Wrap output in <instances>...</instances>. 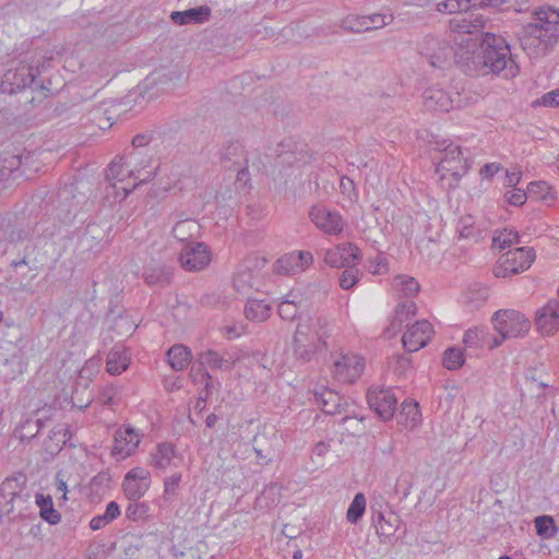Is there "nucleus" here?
<instances>
[{
  "instance_id": "1",
  "label": "nucleus",
  "mask_w": 559,
  "mask_h": 559,
  "mask_svg": "<svg viewBox=\"0 0 559 559\" xmlns=\"http://www.w3.org/2000/svg\"><path fill=\"white\" fill-rule=\"evenodd\" d=\"M455 62L469 76L497 75L510 80L520 73L508 41L490 32L483 33L476 49L455 52Z\"/></svg>"
},
{
  "instance_id": "2",
  "label": "nucleus",
  "mask_w": 559,
  "mask_h": 559,
  "mask_svg": "<svg viewBox=\"0 0 559 559\" xmlns=\"http://www.w3.org/2000/svg\"><path fill=\"white\" fill-rule=\"evenodd\" d=\"M532 19L521 26L518 37L528 55H544L559 43V9L540 7L533 11Z\"/></svg>"
},
{
  "instance_id": "3",
  "label": "nucleus",
  "mask_w": 559,
  "mask_h": 559,
  "mask_svg": "<svg viewBox=\"0 0 559 559\" xmlns=\"http://www.w3.org/2000/svg\"><path fill=\"white\" fill-rule=\"evenodd\" d=\"M332 330V322L322 316L300 321L293 336L295 359L306 364L314 359L317 354L326 350V340L331 336Z\"/></svg>"
},
{
  "instance_id": "4",
  "label": "nucleus",
  "mask_w": 559,
  "mask_h": 559,
  "mask_svg": "<svg viewBox=\"0 0 559 559\" xmlns=\"http://www.w3.org/2000/svg\"><path fill=\"white\" fill-rule=\"evenodd\" d=\"M437 150L443 152V157L437 165L436 171L440 174V178L444 179L450 175L455 183L467 173L469 164L467 158L463 155L462 148L453 143H448L447 140L437 142Z\"/></svg>"
},
{
  "instance_id": "5",
  "label": "nucleus",
  "mask_w": 559,
  "mask_h": 559,
  "mask_svg": "<svg viewBox=\"0 0 559 559\" xmlns=\"http://www.w3.org/2000/svg\"><path fill=\"white\" fill-rule=\"evenodd\" d=\"M492 323L502 338L523 336L531 329V321L523 313L513 309L496 311L492 316Z\"/></svg>"
},
{
  "instance_id": "6",
  "label": "nucleus",
  "mask_w": 559,
  "mask_h": 559,
  "mask_svg": "<svg viewBox=\"0 0 559 559\" xmlns=\"http://www.w3.org/2000/svg\"><path fill=\"white\" fill-rule=\"evenodd\" d=\"M535 260V251L532 248L519 247L509 250L500 259L499 265L493 269L497 277H507L526 271Z\"/></svg>"
},
{
  "instance_id": "7",
  "label": "nucleus",
  "mask_w": 559,
  "mask_h": 559,
  "mask_svg": "<svg viewBox=\"0 0 559 559\" xmlns=\"http://www.w3.org/2000/svg\"><path fill=\"white\" fill-rule=\"evenodd\" d=\"M419 53L431 67L443 69L450 63L453 47L448 40L429 35L419 45Z\"/></svg>"
},
{
  "instance_id": "8",
  "label": "nucleus",
  "mask_w": 559,
  "mask_h": 559,
  "mask_svg": "<svg viewBox=\"0 0 559 559\" xmlns=\"http://www.w3.org/2000/svg\"><path fill=\"white\" fill-rule=\"evenodd\" d=\"M37 73V69L31 66L8 70L2 78L0 90L3 93L14 94L26 87H32Z\"/></svg>"
},
{
  "instance_id": "9",
  "label": "nucleus",
  "mask_w": 559,
  "mask_h": 559,
  "mask_svg": "<svg viewBox=\"0 0 559 559\" xmlns=\"http://www.w3.org/2000/svg\"><path fill=\"white\" fill-rule=\"evenodd\" d=\"M367 402L382 420H390L396 411L397 397L391 389H369Z\"/></svg>"
},
{
  "instance_id": "10",
  "label": "nucleus",
  "mask_w": 559,
  "mask_h": 559,
  "mask_svg": "<svg viewBox=\"0 0 559 559\" xmlns=\"http://www.w3.org/2000/svg\"><path fill=\"white\" fill-rule=\"evenodd\" d=\"M364 359L354 354H343L333 362L334 378L344 383L356 381L364 371Z\"/></svg>"
},
{
  "instance_id": "11",
  "label": "nucleus",
  "mask_w": 559,
  "mask_h": 559,
  "mask_svg": "<svg viewBox=\"0 0 559 559\" xmlns=\"http://www.w3.org/2000/svg\"><path fill=\"white\" fill-rule=\"evenodd\" d=\"M151 486V473L142 467L130 469L123 477L122 489L130 501H138Z\"/></svg>"
},
{
  "instance_id": "12",
  "label": "nucleus",
  "mask_w": 559,
  "mask_h": 559,
  "mask_svg": "<svg viewBox=\"0 0 559 559\" xmlns=\"http://www.w3.org/2000/svg\"><path fill=\"white\" fill-rule=\"evenodd\" d=\"M211 261V252L204 242L186 245L180 254L179 262L186 271H200Z\"/></svg>"
},
{
  "instance_id": "13",
  "label": "nucleus",
  "mask_w": 559,
  "mask_h": 559,
  "mask_svg": "<svg viewBox=\"0 0 559 559\" xmlns=\"http://www.w3.org/2000/svg\"><path fill=\"white\" fill-rule=\"evenodd\" d=\"M219 163L226 169H233L237 166H243L238 171V179L241 180L243 176L248 175V158L242 143L239 141H227L219 151Z\"/></svg>"
},
{
  "instance_id": "14",
  "label": "nucleus",
  "mask_w": 559,
  "mask_h": 559,
  "mask_svg": "<svg viewBox=\"0 0 559 559\" xmlns=\"http://www.w3.org/2000/svg\"><path fill=\"white\" fill-rule=\"evenodd\" d=\"M311 222L329 235H338L343 231L344 221L337 211H330L322 205H313L309 211Z\"/></svg>"
},
{
  "instance_id": "15",
  "label": "nucleus",
  "mask_w": 559,
  "mask_h": 559,
  "mask_svg": "<svg viewBox=\"0 0 559 559\" xmlns=\"http://www.w3.org/2000/svg\"><path fill=\"white\" fill-rule=\"evenodd\" d=\"M511 0H444L437 4L441 13L454 14L477 9H500Z\"/></svg>"
},
{
  "instance_id": "16",
  "label": "nucleus",
  "mask_w": 559,
  "mask_h": 559,
  "mask_svg": "<svg viewBox=\"0 0 559 559\" xmlns=\"http://www.w3.org/2000/svg\"><path fill=\"white\" fill-rule=\"evenodd\" d=\"M433 333L430 322L427 320L417 321L403 334V346L407 352H417L428 344Z\"/></svg>"
},
{
  "instance_id": "17",
  "label": "nucleus",
  "mask_w": 559,
  "mask_h": 559,
  "mask_svg": "<svg viewBox=\"0 0 559 559\" xmlns=\"http://www.w3.org/2000/svg\"><path fill=\"white\" fill-rule=\"evenodd\" d=\"M313 262L309 251H293L284 254L275 262V270L282 275H294L305 271Z\"/></svg>"
},
{
  "instance_id": "18",
  "label": "nucleus",
  "mask_w": 559,
  "mask_h": 559,
  "mask_svg": "<svg viewBox=\"0 0 559 559\" xmlns=\"http://www.w3.org/2000/svg\"><path fill=\"white\" fill-rule=\"evenodd\" d=\"M537 330L544 335H552L559 329V300L551 299L537 310L535 317Z\"/></svg>"
},
{
  "instance_id": "19",
  "label": "nucleus",
  "mask_w": 559,
  "mask_h": 559,
  "mask_svg": "<svg viewBox=\"0 0 559 559\" xmlns=\"http://www.w3.org/2000/svg\"><path fill=\"white\" fill-rule=\"evenodd\" d=\"M276 152L277 163L282 166H299L307 164L309 160L308 153L302 147H298L292 139L282 141Z\"/></svg>"
},
{
  "instance_id": "20",
  "label": "nucleus",
  "mask_w": 559,
  "mask_h": 559,
  "mask_svg": "<svg viewBox=\"0 0 559 559\" xmlns=\"http://www.w3.org/2000/svg\"><path fill=\"white\" fill-rule=\"evenodd\" d=\"M140 436L135 430L130 427H122L115 433V445L112 448V455L126 459L130 456L139 447Z\"/></svg>"
},
{
  "instance_id": "21",
  "label": "nucleus",
  "mask_w": 559,
  "mask_h": 559,
  "mask_svg": "<svg viewBox=\"0 0 559 559\" xmlns=\"http://www.w3.org/2000/svg\"><path fill=\"white\" fill-rule=\"evenodd\" d=\"M211 9L207 5H200L185 11H173L170 20L176 25L203 24L210 20Z\"/></svg>"
},
{
  "instance_id": "22",
  "label": "nucleus",
  "mask_w": 559,
  "mask_h": 559,
  "mask_svg": "<svg viewBox=\"0 0 559 559\" xmlns=\"http://www.w3.org/2000/svg\"><path fill=\"white\" fill-rule=\"evenodd\" d=\"M424 105L430 111H449L452 99L448 92L439 86H431L424 92Z\"/></svg>"
},
{
  "instance_id": "23",
  "label": "nucleus",
  "mask_w": 559,
  "mask_h": 559,
  "mask_svg": "<svg viewBox=\"0 0 559 559\" xmlns=\"http://www.w3.org/2000/svg\"><path fill=\"white\" fill-rule=\"evenodd\" d=\"M25 349L26 347L13 346L10 352H4V356H0L4 366L9 368V371L5 373L8 379H14L25 371Z\"/></svg>"
},
{
  "instance_id": "24",
  "label": "nucleus",
  "mask_w": 559,
  "mask_h": 559,
  "mask_svg": "<svg viewBox=\"0 0 559 559\" xmlns=\"http://www.w3.org/2000/svg\"><path fill=\"white\" fill-rule=\"evenodd\" d=\"M314 399L318 404H321L322 411L326 414L341 413L347 404L337 392L324 386L314 391Z\"/></svg>"
},
{
  "instance_id": "25",
  "label": "nucleus",
  "mask_w": 559,
  "mask_h": 559,
  "mask_svg": "<svg viewBox=\"0 0 559 559\" xmlns=\"http://www.w3.org/2000/svg\"><path fill=\"white\" fill-rule=\"evenodd\" d=\"M176 453L177 451L174 443L160 442L151 453L150 464L156 469L165 471L171 466L173 461L176 459Z\"/></svg>"
},
{
  "instance_id": "26",
  "label": "nucleus",
  "mask_w": 559,
  "mask_h": 559,
  "mask_svg": "<svg viewBox=\"0 0 559 559\" xmlns=\"http://www.w3.org/2000/svg\"><path fill=\"white\" fill-rule=\"evenodd\" d=\"M130 364V354L128 349L120 344L115 345L107 355L106 370L112 374L118 376L122 373Z\"/></svg>"
},
{
  "instance_id": "27",
  "label": "nucleus",
  "mask_w": 559,
  "mask_h": 559,
  "mask_svg": "<svg viewBox=\"0 0 559 559\" xmlns=\"http://www.w3.org/2000/svg\"><path fill=\"white\" fill-rule=\"evenodd\" d=\"M35 503L39 509L40 518L50 525H57L61 521V514L53 507V501L51 496L36 493L35 495Z\"/></svg>"
},
{
  "instance_id": "28",
  "label": "nucleus",
  "mask_w": 559,
  "mask_h": 559,
  "mask_svg": "<svg viewBox=\"0 0 559 559\" xmlns=\"http://www.w3.org/2000/svg\"><path fill=\"white\" fill-rule=\"evenodd\" d=\"M19 495L15 479L7 478L0 485V516L8 515L13 511V501Z\"/></svg>"
},
{
  "instance_id": "29",
  "label": "nucleus",
  "mask_w": 559,
  "mask_h": 559,
  "mask_svg": "<svg viewBox=\"0 0 559 559\" xmlns=\"http://www.w3.org/2000/svg\"><path fill=\"white\" fill-rule=\"evenodd\" d=\"M71 439V432L64 425L55 426L48 436V440L45 441L46 451L50 453H58Z\"/></svg>"
},
{
  "instance_id": "30",
  "label": "nucleus",
  "mask_w": 559,
  "mask_h": 559,
  "mask_svg": "<svg viewBox=\"0 0 559 559\" xmlns=\"http://www.w3.org/2000/svg\"><path fill=\"white\" fill-rule=\"evenodd\" d=\"M191 358L192 354L190 348L182 344H175L167 352L168 362L176 371L186 369Z\"/></svg>"
},
{
  "instance_id": "31",
  "label": "nucleus",
  "mask_w": 559,
  "mask_h": 559,
  "mask_svg": "<svg viewBox=\"0 0 559 559\" xmlns=\"http://www.w3.org/2000/svg\"><path fill=\"white\" fill-rule=\"evenodd\" d=\"M13 346H27V340L24 337L22 329L17 325H8V331L3 334L0 342V356H4V352H10Z\"/></svg>"
},
{
  "instance_id": "32",
  "label": "nucleus",
  "mask_w": 559,
  "mask_h": 559,
  "mask_svg": "<svg viewBox=\"0 0 559 559\" xmlns=\"http://www.w3.org/2000/svg\"><path fill=\"white\" fill-rule=\"evenodd\" d=\"M237 360L238 358H225L224 356L219 355L217 352L212 349L202 352L199 355V361L201 365H212L213 367L222 370H231Z\"/></svg>"
},
{
  "instance_id": "33",
  "label": "nucleus",
  "mask_w": 559,
  "mask_h": 559,
  "mask_svg": "<svg viewBox=\"0 0 559 559\" xmlns=\"http://www.w3.org/2000/svg\"><path fill=\"white\" fill-rule=\"evenodd\" d=\"M456 230L460 238L472 239L475 242L484 238L483 230L475 226L474 217L471 215L461 217L457 223Z\"/></svg>"
},
{
  "instance_id": "34",
  "label": "nucleus",
  "mask_w": 559,
  "mask_h": 559,
  "mask_svg": "<svg viewBox=\"0 0 559 559\" xmlns=\"http://www.w3.org/2000/svg\"><path fill=\"white\" fill-rule=\"evenodd\" d=\"M271 307L263 300H249L245 306V316L248 320L262 322L270 317Z\"/></svg>"
},
{
  "instance_id": "35",
  "label": "nucleus",
  "mask_w": 559,
  "mask_h": 559,
  "mask_svg": "<svg viewBox=\"0 0 559 559\" xmlns=\"http://www.w3.org/2000/svg\"><path fill=\"white\" fill-rule=\"evenodd\" d=\"M488 332L483 328L468 329L463 336L466 349H481L487 344Z\"/></svg>"
},
{
  "instance_id": "36",
  "label": "nucleus",
  "mask_w": 559,
  "mask_h": 559,
  "mask_svg": "<svg viewBox=\"0 0 559 559\" xmlns=\"http://www.w3.org/2000/svg\"><path fill=\"white\" fill-rule=\"evenodd\" d=\"M144 280L148 285H168L171 281L173 272L170 267L157 266L153 269H146L144 271Z\"/></svg>"
},
{
  "instance_id": "37",
  "label": "nucleus",
  "mask_w": 559,
  "mask_h": 559,
  "mask_svg": "<svg viewBox=\"0 0 559 559\" xmlns=\"http://www.w3.org/2000/svg\"><path fill=\"white\" fill-rule=\"evenodd\" d=\"M393 286L406 298H413L420 289L419 283L414 277L407 275H397L393 281Z\"/></svg>"
},
{
  "instance_id": "38",
  "label": "nucleus",
  "mask_w": 559,
  "mask_h": 559,
  "mask_svg": "<svg viewBox=\"0 0 559 559\" xmlns=\"http://www.w3.org/2000/svg\"><path fill=\"white\" fill-rule=\"evenodd\" d=\"M485 23L486 19L483 15L471 12L468 17H463L456 24H453V26L461 33L473 34L481 31L485 27Z\"/></svg>"
},
{
  "instance_id": "39",
  "label": "nucleus",
  "mask_w": 559,
  "mask_h": 559,
  "mask_svg": "<svg viewBox=\"0 0 559 559\" xmlns=\"http://www.w3.org/2000/svg\"><path fill=\"white\" fill-rule=\"evenodd\" d=\"M135 158L134 153L130 152L124 156L119 157L118 159L112 160L108 169L106 170V180H122L120 176L123 175V167L132 164V160Z\"/></svg>"
},
{
  "instance_id": "40",
  "label": "nucleus",
  "mask_w": 559,
  "mask_h": 559,
  "mask_svg": "<svg viewBox=\"0 0 559 559\" xmlns=\"http://www.w3.org/2000/svg\"><path fill=\"white\" fill-rule=\"evenodd\" d=\"M520 242V235L513 229L496 230L492 237V247L498 249H506L513 243Z\"/></svg>"
},
{
  "instance_id": "41",
  "label": "nucleus",
  "mask_w": 559,
  "mask_h": 559,
  "mask_svg": "<svg viewBox=\"0 0 559 559\" xmlns=\"http://www.w3.org/2000/svg\"><path fill=\"white\" fill-rule=\"evenodd\" d=\"M366 511V498L364 493L358 492L355 495L353 501L350 502L347 512L346 519L350 524H356L364 515Z\"/></svg>"
},
{
  "instance_id": "42",
  "label": "nucleus",
  "mask_w": 559,
  "mask_h": 559,
  "mask_svg": "<svg viewBox=\"0 0 559 559\" xmlns=\"http://www.w3.org/2000/svg\"><path fill=\"white\" fill-rule=\"evenodd\" d=\"M41 429L43 428H39V425H37L35 419L27 417L15 428L14 435L20 438L21 441L32 440L40 432Z\"/></svg>"
},
{
  "instance_id": "43",
  "label": "nucleus",
  "mask_w": 559,
  "mask_h": 559,
  "mask_svg": "<svg viewBox=\"0 0 559 559\" xmlns=\"http://www.w3.org/2000/svg\"><path fill=\"white\" fill-rule=\"evenodd\" d=\"M367 24L366 15H347L342 20L341 27L349 33H362L370 31Z\"/></svg>"
},
{
  "instance_id": "44",
  "label": "nucleus",
  "mask_w": 559,
  "mask_h": 559,
  "mask_svg": "<svg viewBox=\"0 0 559 559\" xmlns=\"http://www.w3.org/2000/svg\"><path fill=\"white\" fill-rule=\"evenodd\" d=\"M464 361V352L461 348L450 347L443 354L442 364L448 370H457Z\"/></svg>"
},
{
  "instance_id": "45",
  "label": "nucleus",
  "mask_w": 559,
  "mask_h": 559,
  "mask_svg": "<svg viewBox=\"0 0 559 559\" xmlns=\"http://www.w3.org/2000/svg\"><path fill=\"white\" fill-rule=\"evenodd\" d=\"M536 534L543 538H551L556 535L558 527L549 515H540L535 519Z\"/></svg>"
},
{
  "instance_id": "46",
  "label": "nucleus",
  "mask_w": 559,
  "mask_h": 559,
  "mask_svg": "<svg viewBox=\"0 0 559 559\" xmlns=\"http://www.w3.org/2000/svg\"><path fill=\"white\" fill-rule=\"evenodd\" d=\"M400 416L405 417V420L409 423L412 426H416L420 420L419 404L413 400H405L402 403Z\"/></svg>"
},
{
  "instance_id": "47",
  "label": "nucleus",
  "mask_w": 559,
  "mask_h": 559,
  "mask_svg": "<svg viewBox=\"0 0 559 559\" xmlns=\"http://www.w3.org/2000/svg\"><path fill=\"white\" fill-rule=\"evenodd\" d=\"M355 265L356 264H350L345 266V270L338 277L340 286L345 290L353 288L359 281L360 272L357 267H355Z\"/></svg>"
},
{
  "instance_id": "48",
  "label": "nucleus",
  "mask_w": 559,
  "mask_h": 559,
  "mask_svg": "<svg viewBox=\"0 0 559 559\" xmlns=\"http://www.w3.org/2000/svg\"><path fill=\"white\" fill-rule=\"evenodd\" d=\"M148 511L150 507L145 502L132 501L126 509V516L130 521L138 522L147 518Z\"/></svg>"
},
{
  "instance_id": "49",
  "label": "nucleus",
  "mask_w": 559,
  "mask_h": 559,
  "mask_svg": "<svg viewBox=\"0 0 559 559\" xmlns=\"http://www.w3.org/2000/svg\"><path fill=\"white\" fill-rule=\"evenodd\" d=\"M417 311V306L413 300H406L404 302H400L395 309L394 321L400 325L403 324L409 317H414Z\"/></svg>"
},
{
  "instance_id": "50",
  "label": "nucleus",
  "mask_w": 559,
  "mask_h": 559,
  "mask_svg": "<svg viewBox=\"0 0 559 559\" xmlns=\"http://www.w3.org/2000/svg\"><path fill=\"white\" fill-rule=\"evenodd\" d=\"M401 524L400 518L395 513H390L388 515V520L384 521V524L377 525V534L380 537H391L395 534L399 526Z\"/></svg>"
},
{
  "instance_id": "51",
  "label": "nucleus",
  "mask_w": 559,
  "mask_h": 559,
  "mask_svg": "<svg viewBox=\"0 0 559 559\" xmlns=\"http://www.w3.org/2000/svg\"><path fill=\"white\" fill-rule=\"evenodd\" d=\"M343 258H346L350 264H357L361 260L359 248L353 242L340 243L335 247Z\"/></svg>"
},
{
  "instance_id": "52",
  "label": "nucleus",
  "mask_w": 559,
  "mask_h": 559,
  "mask_svg": "<svg viewBox=\"0 0 559 559\" xmlns=\"http://www.w3.org/2000/svg\"><path fill=\"white\" fill-rule=\"evenodd\" d=\"M111 477L106 472H99L96 474L90 481V488L92 492H95L97 496H100L105 492L106 489L109 488Z\"/></svg>"
},
{
  "instance_id": "53",
  "label": "nucleus",
  "mask_w": 559,
  "mask_h": 559,
  "mask_svg": "<svg viewBox=\"0 0 559 559\" xmlns=\"http://www.w3.org/2000/svg\"><path fill=\"white\" fill-rule=\"evenodd\" d=\"M147 167H148L147 165H144L141 168H134V169L128 170V175L130 177H133L135 180H139V182L133 186V189L138 185L145 183L155 177L156 168L147 169Z\"/></svg>"
},
{
  "instance_id": "54",
  "label": "nucleus",
  "mask_w": 559,
  "mask_h": 559,
  "mask_svg": "<svg viewBox=\"0 0 559 559\" xmlns=\"http://www.w3.org/2000/svg\"><path fill=\"white\" fill-rule=\"evenodd\" d=\"M119 393V389L114 384H106L98 393V401L106 406L116 404V396Z\"/></svg>"
},
{
  "instance_id": "55",
  "label": "nucleus",
  "mask_w": 559,
  "mask_h": 559,
  "mask_svg": "<svg viewBox=\"0 0 559 559\" xmlns=\"http://www.w3.org/2000/svg\"><path fill=\"white\" fill-rule=\"evenodd\" d=\"M550 186L546 181H533L527 186V193L536 199H547L550 193Z\"/></svg>"
},
{
  "instance_id": "56",
  "label": "nucleus",
  "mask_w": 559,
  "mask_h": 559,
  "mask_svg": "<svg viewBox=\"0 0 559 559\" xmlns=\"http://www.w3.org/2000/svg\"><path fill=\"white\" fill-rule=\"evenodd\" d=\"M324 262L332 267H345L349 265V261L343 258L342 253H340L336 248L325 251Z\"/></svg>"
},
{
  "instance_id": "57",
  "label": "nucleus",
  "mask_w": 559,
  "mask_h": 559,
  "mask_svg": "<svg viewBox=\"0 0 559 559\" xmlns=\"http://www.w3.org/2000/svg\"><path fill=\"white\" fill-rule=\"evenodd\" d=\"M297 311H298V308H297L296 302L294 300H289V299L283 300L278 305V309H277L278 316L283 320H287V321L294 320L297 316Z\"/></svg>"
},
{
  "instance_id": "58",
  "label": "nucleus",
  "mask_w": 559,
  "mask_h": 559,
  "mask_svg": "<svg viewBox=\"0 0 559 559\" xmlns=\"http://www.w3.org/2000/svg\"><path fill=\"white\" fill-rule=\"evenodd\" d=\"M527 192H525L522 189H513L510 191H507L504 197L509 204L514 206H521L525 203L527 199Z\"/></svg>"
},
{
  "instance_id": "59",
  "label": "nucleus",
  "mask_w": 559,
  "mask_h": 559,
  "mask_svg": "<svg viewBox=\"0 0 559 559\" xmlns=\"http://www.w3.org/2000/svg\"><path fill=\"white\" fill-rule=\"evenodd\" d=\"M56 413V408L51 406H45L34 412L36 416L35 421L39 425V428H44L46 424L52 418Z\"/></svg>"
},
{
  "instance_id": "60",
  "label": "nucleus",
  "mask_w": 559,
  "mask_h": 559,
  "mask_svg": "<svg viewBox=\"0 0 559 559\" xmlns=\"http://www.w3.org/2000/svg\"><path fill=\"white\" fill-rule=\"evenodd\" d=\"M195 227L197 226L194 221H181L174 226L173 234L177 239L183 241L187 239V229H195Z\"/></svg>"
},
{
  "instance_id": "61",
  "label": "nucleus",
  "mask_w": 559,
  "mask_h": 559,
  "mask_svg": "<svg viewBox=\"0 0 559 559\" xmlns=\"http://www.w3.org/2000/svg\"><path fill=\"white\" fill-rule=\"evenodd\" d=\"M538 104L545 107H559V88L545 93L538 99Z\"/></svg>"
},
{
  "instance_id": "62",
  "label": "nucleus",
  "mask_w": 559,
  "mask_h": 559,
  "mask_svg": "<svg viewBox=\"0 0 559 559\" xmlns=\"http://www.w3.org/2000/svg\"><path fill=\"white\" fill-rule=\"evenodd\" d=\"M181 481V474L177 473L166 478L164 481V493L165 495H176L179 484Z\"/></svg>"
},
{
  "instance_id": "63",
  "label": "nucleus",
  "mask_w": 559,
  "mask_h": 559,
  "mask_svg": "<svg viewBox=\"0 0 559 559\" xmlns=\"http://www.w3.org/2000/svg\"><path fill=\"white\" fill-rule=\"evenodd\" d=\"M111 522H112V520L110 519V516H108L104 512L103 514L95 515L94 518H92V520L90 521V527L93 531H98L100 528H104L105 526H107Z\"/></svg>"
},
{
  "instance_id": "64",
  "label": "nucleus",
  "mask_w": 559,
  "mask_h": 559,
  "mask_svg": "<svg viewBox=\"0 0 559 559\" xmlns=\"http://www.w3.org/2000/svg\"><path fill=\"white\" fill-rule=\"evenodd\" d=\"M502 167L500 164L498 163H489V164H485L481 168H480V176L483 179H491L499 170H501Z\"/></svg>"
}]
</instances>
